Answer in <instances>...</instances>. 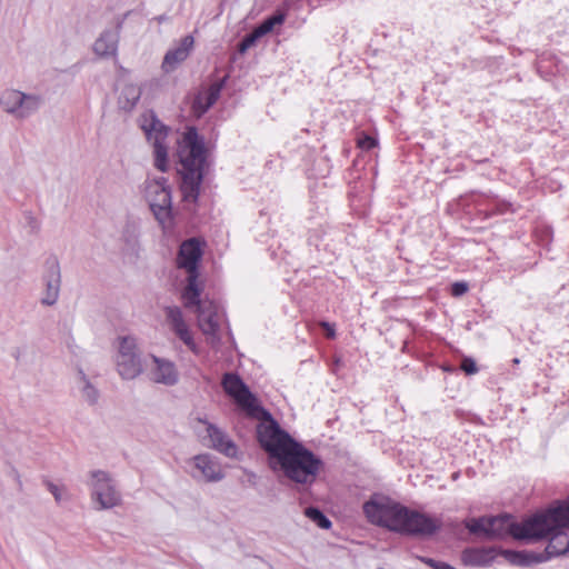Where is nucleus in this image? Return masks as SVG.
Masks as SVG:
<instances>
[{
    "instance_id": "obj_1",
    "label": "nucleus",
    "mask_w": 569,
    "mask_h": 569,
    "mask_svg": "<svg viewBox=\"0 0 569 569\" xmlns=\"http://www.w3.org/2000/svg\"><path fill=\"white\" fill-rule=\"evenodd\" d=\"M258 440L269 455L272 470L282 471L297 485L311 486L316 481L322 467L321 459L282 430L271 417L259 426Z\"/></svg>"
},
{
    "instance_id": "obj_2",
    "label": "nucleus",
    "mask_w": 569,
    "mask_h": 569,
    "mask_svg": "<svg viewBox=\"0 0 569 569\" xmlns=\"http://www.w3.org/2000/svg\"><path fill=\"white\" fill-rule=\"evenodd\" d=\"M369 522L409 536H431L441 528L438 518L411 510L385 496H373L363 505Z\"/></svg>"
},
{
    "instance_id": "obj_3",
    "label": "nucleus",
    "mask_w": 569,
    "mask_h": 569,
    "mask_svg": "<svg viewBox=\"0 0 569 569\" xmlns=\"http://www.w3.org/2000/svg\"><path fill=\"white\" fill-rule=\"evenodd\" d=\"M561 520H569V508L547 509L528 518L522 523L513 521L509 515L471 518L465 522V527L470 533L483 536L487 539L512 536L518 540H527L541 536L552 521L559 523Z\"/></svg>"
},
{
    "instance_id": "obj_4",
    "label": "nucleus",
    "mask_w": 569,
    "mask_h": 569,
    "mask_svg": "<svg viewBox=\"0 0 569 569\" xmlns=\"http://www.w3.org/2000/svg\"><path fill=\"white\" fill-rule=\"evenodd\" d=\"M181 192L184 201L196 202L199 197L206 164L204 146L196 128H188L179 147Z\"/></svg>"
},
{
    "instance_id": "obj_5",
    "label": "nucleus",
    "mask_w": 569,
    "mask_h": 569,
    "mask_svg": "<svg viewBox=\"0 0 569 569\" xmlns=\"http://www.w3.org/2000/svg\"><path fill=\"white\" fill-rule=\"evenodd\" d=\"M201 256L200 242L196 238L183 241L179 248L177 266L188 272L187 286L181 293V298L188 305L194 302L197 297L201 295V288L198 283V262Z\"/></svg>"
},
{
    "instance_id": "obj_6",
    "label": "nucleus",
    "mask_w": 569,
    "mask_h": 569,
    "mask_svg": "<svg viewBox=\"0 0 569 569\" xmlns=\"http://www.w3.org/2000/svg\"><path fill=\"white\" fill-rule=\"evenodd\" d=\"M144 196L162 229H170L172 227V202L171 188L167 179L163 177L147 179L144 182Z\"/></svg>"
},
{
    "instance_id": "obj_7",
    "label": "nucleus",
    "mask_w": 569,
    "mask_h": 569,
    "mask_svg": "<svg viewBox=\"0 0 569 569\" xmlns=\"http://www.w3.org/2000/svg\"><path fill=\"white\" fill-rule=\"evenodd\" d=\"M88 486L90 488L91 500L98 505V510L111 509L120 505L121 493L108 471H90Z\"/></svg>"
},
{
    "instance_id": "obj_8",
    "label": "nucleus",
    "mask_w": 569,
    "mask_h": 569,
    "mask_svg": "<svg viewBox=\"0 0 569 569\" xmlns=\"http://www.w3.org/2000/svg\"><path fill=\"white\" fill-rule=\"evenodd\" d=\"M42 104L38 94L24 93L16 89H7L0 96L2 110L17 119H26L36 113Z\"/></svg>"
},
{
    "instance_id": "obj_9",
    "label": "nucleus",
    "mask_w": 569,
    "mask_h": 569,
    "mask_svg": "<svg viewBox=\"0 0 569 569\" xmlns=\"http://www.w3.org/2000/svg\"><path fill=\"white\" fill-rule=\"evenodd\" d=\"M569 508V500L557 501L555 506L549 509L557 508ZM565 529L569 530V520H561L558 522H551L548 525L547 529L539 537H531L529 540H538L543 537H549L548 546L545 549V552H541L545 557H548V560L553 557L563 556L569 551V537Z\"/></svg>"
},
{
    "instance_id": "obj_10",
    "label": "nucleus",
    "mask_w": 569,
    "mask_h": 569,
    "mask_svg": "<svg viewBox=\"0 0 569 569\" xmlns=\"http://www.w3.org/2000/svg\"><path fill=\"white\" fill-rule=\"evenodd\" d=\"M221 385L224 392L233 398L236 403L241 407L248 415L257 417L259 412H263L268 416V418L271 417L257 405L254 396L237 373H224Z\"/></svg>"
},
{
    "instance_id": "obj_11",
    "label": "nucleus",
    "mask_w": 569,
    "mask_h": 569,
    "mask_svg": "<svg viewBox=\"0 0 569 569\" xmlns=\"http://www.w3.org/2000/svg\"><path fill=\"white\" fill-rule=\"evenodd\" d=\"M184 307L196 308L198 326L202 333L207 336L210 343L214 345L219 341L220 315L219 306L211 300H201L200 296L190 305L183 300Z\"/></svg>"
},
{
    "instance_id": "obj_12",
    "label": "nucleus",
    "mask_w": 569,
    "mask_h": 569,
    "mask_svg": "<svg viewBox=\"0 0 569 569\" xmlns=\"http://www.w3.org/2000/svg\"><path fill=\"white\" fill-rule=\"evenodd\" d=\"M116 367L118 373L126 380H132L142 372V362L133 337L120 338Z\"/></svg>"
},
{
    "instance_id": "obj_13",
    "label": "nucleus",
    "mask_w": 569,
    "mask_h": 569,
    "mask_svg": "<svg viewBox=\"0 0 569 569\" xmlns=\"http://www.w3.org/2000/svg\"><path fill=\"white\" fill-rule=\"evenodd\" d=\"M142 129L147 136L148 141L153 146L154 167L164 172L168 169V148L166 139L168 136V128L151 114L150 119H146Z\"/></svg>"
},
{
    "instance_id": "obj_14",
    "label": "nucleus",
    "mask_w": 569,
    "mask_h": 569,
    "mask_svg": "<svg viewBox=\"0 0 569 569\" xmlns=\"http://www.w3.org/2000/svg\"><path fill=\"white\" fill-rule=\"evenodd\" d=\"M164 325L179 338L191 351L196 352L197 346L192 332L187 323L182 310L177 306H167L164 309Z\"/></svg>"
},
{
    "instance_id": "obj_15",
    "label": "nucleus",
    "mask_w": 569,
    "mask_h": 569,
    "mask_svg": "<svg viewBox=\"0 0 569 569\" xmlns=\"http://www.w3.org/2000/svg\"><path fill=\"white\" fill-rule=\"evenodd\" d=\"M148 375L152 382L167 387L176 386L179 382V370L176 363L169 359L151 356V365Z\"/></svg>"
},
{
    "instance_id": "obj_16",
    "label": "nucleus",
    "mask_w": 569,
    "mask_h": 569,
    "mask_svg": "<svg viewBox=\"0 0 569 569\" xmlns=\"http://www.w3.org/2000/svg\"><path fill=\"white\" fill-rule=\"evenodd\" d=\"M43 282L44 291L41 303L44 306H53L59 298L61 286V271L57 259L47 261Z\"/></svg>"
},
{
    "instance_id": "obj_17",
    "label": "nucleus",
    "mask_w": 569,
    "mask_h": 569,
    "mask_svg": "<svg viewBox=\"0 0 569 569\" xmlns=\"http://www.w3.org/2000/svg\"><path fill=\"white\" fill-rule=\"evenodd\" d=\"M194 469L208 482H218L224 478L218 459L209 453H201L192 458Z\"/></svg>"
},
{
    "instance_id": "obj_18",
    "label": "nucleus",
    "mask_w": 569,
    "mask_h": 569,
    "mask_svg": "<svg viewBox=\"0 0 569 569\" xmlns=\"http://www.w3.org/2000/svg\"><path fill=\"white\" fill-rule=\"evenodd\" d=\"M193 43L194 40L192 36L183 37L177 47L166 53L162 61V70L167 73L176 70L177 67L189 57Z\"/></svg>"
},
{
    "instance_id": "obj_19",
    "label": "nucleus",
    "mask_w": 569,
    "mask_h": 569,
    "mask_svg": "<svg viewBox=\"0 0 569 569\" xmlns=\"http://www.w3.org/2000/svg\"><path fill=\"white\" fill-rule=\"evenodd\" d=\"M207 433L210 440V447L221 452L228 458H236L238 455L237 445L220 428L212 423H207Z\"/></svg>"
},
{
    "instance_id": "obj_20",
    "label": "nucleus",
    "mask_w": 569,
    "mask_h": 569,
    "mask_svg": "<svg viewBox=\"0 0 569 569\" xmlns=\"http://www.w3.org/2000/svg\"><path fill=\"white\" fill-rule=\"evenodd\" d=\"M498 556V549L495 547L467 548L462 551L461 560L465 565L471 567L489 566Z\"/></svg>"
},
{
    "instance_id": "obj_21",
    "label": "nucleus",
    "mask_w": 569,
    "mask_h": 569,
    "mask_svg": "<svg viewBox=\"0 0 569 569\" xmlns=\"http://www.w3.org/2000/svg\"><path fill=\"white\" fill-rule=\"evenodd\" d=\"M498 555H501L508 562L516 566L527 567L532 563H540L548 560L542 553L513 551L507 549H498Z\"/></svg>"
},
{
    "instance_id": "obj_22",
    "label": "nucleus",
    "mask_w": 569,
    "mask_h": 569,
    "mask_svg": "<svg viewBox=\"0 0 569 569\" xmlns=\"http://www.w3.org/2000/svg\"><path fill=\"white\" fill-rule=\"evenodd\" d=\"M119 36L114 31H104L96 40L93 51L100 57L114 56L118 49Z\"/></svg>"
},
{
    "instance_id": "obj_23",
    "label": "nucleus",
    "mask_w": 569,
    "mask_h": 569,
    "mask_svg": "<svg viewBox=\"0 0 569 569\" xmlns=\"http://www.w3.org/2000/svg\"><path fill=\"white\" fill-rule=\"evenodd\" d=\"M141 97V88L133 83H123L118 97V106L123 111H131Z\"/></svg>"
},
{
    "instance_id": "obj_24",
    "label": "nucleus",
    "mask_w": 569,
    "mask_h": 569,
    "mask_svg": "<svg viewBox=\"0 0 569 569\" xmlns=\"http://www.w3.org/2000/svg\"><path fill=\"white\" fill-rule=\"evenodd\" d=\"M224 80L212 83L204 97H198L196 100V108L200 111V113H204L210 107H212L218 100L220 92L223 88Z\"/></svg>"
},
{
    "instance_id": "obj_25",
    "label": "nucleus",
    "mask_w": 569,
    "mask_h": 569,
    "mask_svg": "<svg viewBox=\"0 0 569 569\" xmlns=\"http://www.w3.org/2000/svg\"><path fill=\"white\" fill-rule=\"evenodd\" d=\"M78 388L81 397L89 405H96L99 400V390L93 386L82 370L78 372Z\"/></svg>"
},
{
    "instance_id": "obj_26",
    "label": "nucleus",
    "mask_w": 569,
    "mask_h": 569,
    "mask_svg": "<svg viewBox=\"0 0 569 569\" xmlns=\"http://www.w3.org/2000/svg\"><path fill=\"white\" fill-rule=\"evenodd\" d=\"M286 20V13L278 11L271 17L264 19L259 26H257L253 31L259 39L267 33L271 32L276 26H280Z\"/></svg>"
},
{
    "instance_id": "obj_27",
    "label": "nucleus",
    "mask_w": 569,
    "mask_h": 569,
    "mask_svg": "<svg viewBox=\"0 0 569 569\" xmlns=\"http://www.w3.org/2000/svg\"><path fill=\"white\" fill-rule=\"evenodd\" d=\"M305 515L322 529H329L331 527V521L325 516V513L320 509L316 507L306 508Z\"/></svg>"
},
{
    "instance_id": "obj_28",
    "label": "nucleus",
    "mask_w": 569,
    "mask_h": 569,
    "mask_svg": "<svg viewBox=\"0 0 569 569\" xmlns=\"http://www.w3.org/2000/svg\"><path fill=\"white\" fill-rule=\"evenodd\" d=\"M44 486L48 491L54 497L56 502H61L66 499V488L63 486H59L53 483L50 480H44Z\"/></svg>"
},
{
    "instance_id": "obj_29",
    "label": "nucleus",
    "mask_w": 569,
    "mask_h": 569,
    "mask_svg": "<svg viewBox=\"0 0 569 569\" xmlns=\"http://www.w3.org/2000/svg\"><path fill=\"white\" fill-rule=\"evenodd\" d=\"M259 39L258 36H256L254 31L252 30L249 34H247L241 42L239 43V51L241 53L246 52L250 47H252L256 41Z\"/></svg>"
},
{
    "instance_id": "obj_30",
    "label": "nucleus",
    "mask_w": 569,
    "mask_h": 569,
    "mask_svg": "<svg viewBox=\"0 0 569 569\" xmlns=\"http://www.w3.org/2000/svg\"><path fill=\"white\" fill-rule=\"evenodd\" d=\"M467 375H473L478 371L477 365L471 358H463L460 366Z\"/></svg>"
},
{
    "instance_id": "obj_31",
    "label": "nucleus",
    "mask_w": 569,
    "mask_h": 569,
    "mask_svg": "<svg viewBox=\"0 0 569 569\" xmlns=\"http://www.w3.org/2000/svg\"><path fill=\"white\" fill-rule=\"evenodd\" d=\"M377 141L370 136H362L358 139V147L363 150H370L376 147Z\"/></svg>"
},
{
    "instance_id": "obj_32",
    "label": "nucleus",
    "mask_w": 569,
    "mask_h": 569,
    "mask_svg": "<svg viewBox=\"0 0 569 569\" xmlns=\"http://www.w3.org/2000/svg\"><path fill=\"white\" fill-rule=\"evenodd\" d=\"M468 291V286L466 282H455L451 287V295L455 297H460Z\"/></svg>"
},
{
    "instance_id": "obj_33",
    "label": "nucleus",
    "mask_w": 569,
    "mask_h": 569,
    "mask_svg": "<svg viewBox=\"0 0 569 569\" xmlns=\"http://www.w3.org/2000/svg\"><path fill=\"white\" fill-rule=\"evenodd\" d=\"M420 560L432 569H437V566L440 563V561H437L432 558L421 557Z\"/></svg>"
},
{
    "instance_id": "obj_34",
    "label": "nucleus",
    "mask_w": 569,
    "mask_h": 569,
    "mask_svg": "<svg viewBox=\"0 0 569 569\" xmlns=\"http://www.w3.org/2000/svg\"><path fill=\"white\" fill-rule=\"evenodd\" d=\"M321 326L326 329V331H327V336H328L329 338H333V337H335L336 332H335V328H333V326H331V325H330V323H328V322H322V323H321Z\"/></svg>"
},
{
    "instance_id": "obj_35",
    "label": "nucleus",
    "mask_w": 569,
    "mask_h": 569,
    "mask_svg": "<svg viewBox=\"0 0 569 569\" xmlns=\"http://www.w3.org/2000/svg\"><path fill=\"white\" fill-rule=\"evenodd\" d=\"M437 569H456V568L450 566L449 563L440 561L439 566H437Z\"/></svg>"
},
{
    "instance_id": "obj_36",
    "label": "nucleus",
    "mask_w": 569,
    "mask_h": 569,
    "mask_svg": "<svg viewBox=\"0 0 569 569\" xmlns=\"http://www.w3.org/2000/svg\"><path fill=\"white\" fill-rule=\"evenodd\" d=\"M339 365H340V359H339V358H337V359L335 360V366H339Z\"/></svg>"
}]
</instances>
